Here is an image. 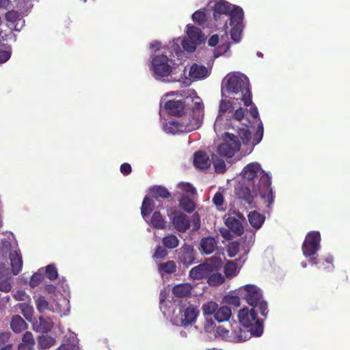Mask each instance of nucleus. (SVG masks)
<instances>
[{"instance_id": "obj_34", "label": "nucleus", "mask_w": 350, "mask_h": 350, "mask_svg": "<svg viewBox=\"0 0 350 350\" xmlns=\"http://www.w3.org/2000/svg\"><path fill=\"white\" fill-rule=\"evenodd\" d=\"M179 243L178 238L173 234H168L162 239V243L167 249H174L178 246Z\"/></svg>"}, {"instance_id": "obj_18", "label": "nucleus", "mask_w": 350, "mask_h": 350, "mask_svg": "<svg viewBox=\"0 0 350 350\" xmlns=\"http://www.w3.org/2000/svg\"><path fill=\"white\" fill-rule=\"evenodd\" d=\"M33 327L36 332L47 333L53 327V321L49 317L41 316L38 318V321L33 323Z\"/></svg>"}, {"instance_id": "obj_47", "label": "nucleus", "mask_w": 350, "mask_h": 350, "mask_svg": "<svg viewBox=\"0 0 350 350\" xmlns=\"http://www.w3.org/2000/svg\"><path fill=\"white\" fill-rule=\"evenodd\" d=\"M192 19L198 25H202L206 21V14L204 10H198L193 14Z\"/></svg>"}, {"instance_id": "obj_54", "label": "nucleus", "mask_w": 350, "mask_h": 350, "mask_svg": "<svg viewBox=\"0 0 350 350\" xmlns=\"http://www.w3.org/2000/svg\"><path fill=\"white\" fill-rule=\"evenodd\" d=\"M178 187L191 195H194L196 193V189L189 183H180L178 184Z\"/></svg>"}, {"instance_id": "obj_58", "label": "nucleus", "mask_w": 350, "mask_h": 350, "mask_svg": "<svg viewBox=\"0 0 350 350\" xmlns=\"http://www.w3.org/2000/svg\"><path fill=\"white\" fill-rule=\"evenodd\" d=\"M245 115V110L242 107H239L236 110L233 111V113H232L231 118H233L236 120H241Z\"/></svg>"}, {"instance_id": "obj_28", "label": "nucleus", "mask_w": 350, "mask_h": 350, "mask_svg": "<svg viewBox=\"0 0 350 350\" xmlns=\"http://www.w3.org/2000/svg\"><path fill=\"white\" fill-rule=\"evenodd\" d=\"M226 226L237 235H241L243 232V226L241 222L234 217H229L226 219Z\"/></svg>"}, {"instance_id": "obj_48", "label": "nucleus", "mask_w": 350, "mask_h": 350, "mask_svg": "<svg viewBox=\"0 0 350 350\" xmlns=\"http://www.w3.org/2000/svg\"><path fill=\"white\" fill-rule=\"evenodd\" d=\"M224 201V196L219 191L217 192L213 198V202L217 206V209L219 211H224L225 209L223 207Z\"/></svg>"}, {"instance_id": "obj_61", "label": "nucleus", "mask_w": 350, "mask_h": 350, "mask_svg": "<svg viewBox=\"0 0 350 350\" xmlns=\"http://www.w3.org/2000/svg\"><path fill=\"white\" fill-rule=\"evenodd\" d=\"M193 230H198L200 228V219L198 214H195L192 219Z\"/></svg>"}, {"instance_id": "obj_29", "label": "nucleus", "mask_w": 350, "mask_h": 350, "mask_svg": "<svg viewBox=\"0 0 350 350\" xmlns=\"http://www.w3.org/2000/svg\"><path fill=\"white\" fill-rule=\"evenodd\" d=\"M27 324L19 315H14L10 321V327L15 333H21L26 329Z\"/></svg>"}, {"instance_id": "obj_60", "label": "nucleus", "mask_w": 350, "mask_h": 350, "mask_svg": "<svg viewBox=\"0 0 350 350\" xmlns=\"http://www.w3.org/2000/svg\"><path fill=\"white\" fill-rule=\"evenodd\" d=\"M14 298L17 301H26L29 298L28 295L22 290L17 291L13 295Z\"/></svg>"}, {"instance_id": "obj_15", "label": "nucleus", "mask_w": 350, "mask_h": 350, "mask_svg": "<svg viewBox=\"0 0 350 350\" xmlns=\"http://www.w3.org/2000/svg\"><path fill=\"white\" fill-rule=\"evenodd\" d=\"M178 260L184 265L188 267L195 260V253L193 246L185 243L178 250Z\"/></svg>"}, {"instance_id": "obj_11", "label": "nucleus", "mask_w": 350, "mask_h": 350, "mask_svg": "<svg viewBox=\"0 0 350 350\" xmlns=\"http://www.w3.org/2000/svg\"><path fill=\"white\" fill-rule=\"evenodd\" d=\"M199 314L198 308L189 305L188 307H181L177 319V325L186 327L196 322V317Z\"/></svg>"}, {"instance_id": "obj_1", "label": "nucleus", "mask_w": 350, "mask_h": 350, "mask_svg": "<svg viewBox=\"0 0 350 350\" xmlns=\"http://www.w3.org/2000/svg\"><path fill=\"white\" fill-rule=\"evenodd\" d=\"M247 185H241L235 188V193L239 199L243 200L250 208L257 206L258 196L268 206L273 202L271 177L261 168L260 164L252 163L245 166L242 172Z\"/></svg>"}, {"instance_id": "obj_25", "label": "nucleus", "mask_w": 350, "mask_h": 350, "mask_svg": "<svg viewBox=\"0 0 350 350\" xmlns=\"http://www.w3.org/2000/svg\"><path fill=\"white\" fill-rule=\"evenodd\" d=\"M10 259L12 275H16L20 272L23 267L21 254L16 251L12 252L10 253Z\"/></svg>"}, {"instance_id": "obj_23", "label": "nucleus", "mask_w": 350, "mask_h": 350, "mask_svg": "<svg viewBox=\"0 0 350 350\" xmlns=\"http://www.w3.org/2000/svg\"><path fill=\"white\" fill-rule=\"evenodd\" d=\"M208 75V70L204 66L193 64L190 68L189 77L193 79H202Z\"/></svg>"}, {"instance_id": "obj_36", "label": "nucleus", "mask_w": 350, "mask_h": 350, "mask_svg": "<svg viewBox=\"0 0 350 350\" xmlns=\"http://www.w3.org/2000/svg\"><path fill=\"white\" fill-rule=\"evenodd\" d=\"M154 207V202L152 200H151L149 197H147V196L145 197L143 200L142 208H141V212H142V216L144 217L148 216L150 214V213L152 211Z\"/></svg>"}, {"instance_id": "obj_51", "label": "nucleus", "mask_w": 350, "mask_h": 350, "mask_svg": "<svg viewBox=\"0 0 350 350\" xmlns=\"http://www.w3.org/2000/svg\"><path fill=\"white\" fill-rule=\"evenodd\" d=\"M167 248L164 245H157L153 257L158 259H163L167 256Z\"/></svg>"}, {"instance_id": "obj_26", "label": "nucleus", "mask_w": 350, "mask_h": 350, "mask_svg": "<svg viewBox=\"0 0 350 350\" xmlns=\"http://www.w3.org/2000/svg\"><path fill=\"white\" fill-rule=\"evenodd\" d=\"M149 195L157 200L159 198L166 199L171 197V193L167 188L161 185H155L151 187Z\"/></svg>"}, {"instance_id": "obj_17", "label": "nucleus", "mask_w": 350, "mask_h": 350, "mask_svg": "<svg viewBox=\"0 0 350 350\" xmlns=\"http://www.w3.org/2000/svg\"><path fill=\"white\" fill-rule=\"evenodd\" d=\"M12 275L9 269L4 265H0V291L8 293L11 291L12 286L10 280Z\"/></svg>"}, {"instance_id": "obj_37", "label": "nucleus", "mask_w": 350, "mask_h": 350, "mask_svg": "<svg viewBox=\"0 0 350 350\" xmlns=\"http://www.w3.org/2000/svg\"><path fill=\"white\" fill-rule=\"evenodd\" d=\"M152 225L158 229H164L166 226V221L161 216L160 212L155 211L151 218Z\"/></svg>"}, {"instance_id": "obj_22", "label": "nucleus", "mask_w": 350, "mask_h": 350, "mask_svg": "<svg viewBox=\"0 0 350 350\" xmlns=\"http://www.w3.org/2000/svg\"><path fill=\"white\" fill-rule=\"evenodd\" d=\"M187 38L193 41L198 45L204 42L206 39L205 36L202 33L200 29L194 26L187 25Z\"/></svg>"}, {"instance_id": "obj_57", "label": "nucleus", "mask_w": 350, "mask_h": 350, "mask_svg": "<svg viewBox=\"0 0 350 350\" xmlns=\"http://www.w3.org/2000/svg\"><path fill=\"white\" fill-rule=\"evenodd\" d=\"M262 135H263V129H262V124L259 125L258 127V129L254 136V139H253V145H256L257 144H258L262 138Z\"/></svg>"}, {"instance_id": "obj_30", "label": "nucleus", "mask_w": 350, "mask_h": 350, "mask_svg": "<svg viewBox=\"0 0 350 350\" xmlns=\"http://www.w3.org/2000/svg\"><path fill=\"white\" fill-rule=\"evenodd\" d=\"M35 345L33 334L30 332H26L22 338V342L18 345V350H32Z\"/></svg>"}, {"instance_id": "obj_56", "label": "nucleus", "mask_w": 350, "mask_h": 350, "mask_svg": "<svg viewBox=\"0 0 350 350\" xmlns=\"http://www.w3.org/2000/svg\"><path fill=\"white\" fill-rule=\"evenodd\" d=\"M240 298H241L239 295L237 296H226L225 297V300L226 303L233 305L235 307H238L240 306Z\"/></svg>"}, {"instance_id": "obj_13", "label": "nucleus", "mask_w": 350, "mask_h": 350, "mask_svg": "<svg viewBox=\"0 0 350 350\" xmlns=\"http://www.w3.org/2000/svg\"><path fill=\"white\" fill-rule=\"evenodd\" d=\"M243 18V10H238L235 12V14L232 17L231 21H230V25L232 27L230 36L231 38L235 42H239L241 39L242 33V21Z\"/></svg>"}, {"instance_id": "obj_38", "label": "nucleus", "mask_w": 350, "mask_h": 350, "mask_svg": "<svg viewBox=\"0 0 350 350\" xmlns=\"http://www.w3.org/2000/svg\"><path fill=\"white\" fill-rule=\"evenodd\" d=\"M159 270L161 273L171 274L176 272V265L173 260H168L166 262L160 263Z\"/></svg>"}, {"instance_id": "obj_10", "label": "nucleus", "mask_w": 350, "mask_h": 350, "mask_svg": "<svg viewBox=\"0 0 350 350\" xmlns=\"http://www.w3.org/2000/svg\"><path fill=\"white\" fill-rule=\"evenodd\" d=\"M321 237L318 231H311L308 232V257H310L308 261L311 265H317V257L313 256L321 247Z\"/></svg>"}, {"instance_id": "obj_6", "label": "nucleus", "mask_w": 350, "mask_h": 350, "mask_svg": "<svg viewBox=\"0 0 350 350\" xmlns=\"http://www.w3.org/2000/svg\"><path fill=\"white\" fill-rule=\"evenodd\" d=\"M238 10H242L241 8L234 6L227 1L221 0L215 2L213 5V17L216 21L221 20L223 17H226L227 19L224 21V27L228 28V21H231L235 12Z\"/></svg>"}, {"instance_id": "obj_40", "label": "nucleus", "mask_w": 350, "mask_h": 350, "mask_svg": "<svg viewBox=\"0 0 350 350\" xmlns=\"http://www.w3.org/2000/svg\"><path fill=\"white\" fill-rule=\"evenodd\" d=\"M55 340L49 336H42L38 338V346L41 349H48L55 345Z\"/></svg>"}, {"instance_id": "obj_43", "label": "nucleus", "mask_w": 350, "mask_h": 350, "mask_svg": "<svg viewBox=\"0 0 350 350\" xmlns=\"http://www.w3.org/2000/svg\"><path fill=\"white\" fill-rule=\"evenodd\" d=\"M211 161L214 165L216 172L222 174L226 172V163L224 160L217 158L215 155H213Z\"/></svg>"}, {"instance_id": "obj_52", "label": "nucleus", "mask_w": 350, "mask_h": 350, "mask_svg": "<svg viewBox=\"0 0 350 350\" xmlns=\"http://www.w3.org/2000/svg\"><path fill=\"white\" fill-rule=\"evenodd\" d=\"M46 274L48 278L53 280L57 278V271L54 265H48L46 268Z\"/></svg>"}, {"instance_id": "obj_21", "label": "nucleus", "mask_w": 350, "mask_h": 350, "mask_svg": "<svg viewBox=\"0 0 350 350\" xmlns=\"http://www.w3.org/2000/svg\"><path fill=\"white\" fill-rule=\"evenodd\" d=\"M210 272L211 268L208 265L200 264L191 269L189 275L193 280H200L207 277Z\"/></svg>"}, {"instance_id": "obj_33", "label": "nucleus", "mask_w": 350, "mask_h": 350, "mask_svg": "<svg viewBox=\"0 0 350 350\" xmlns=\"http://www.w3.org/2000/svg\"><path fill=\"white\" fill-rule=\"evenodd\" d=\"M232 314L231 310L228 306H221L217 308L214 317L215 319L219 322L228 321Z\"/></svg>"}, {"instance_id": "obj_5", "label": "nucleus", "mask_w": 350, "mask_h": 350, "mask_svg": "<svg viewBox=\"0 0 350 350\" xmlns=\"http://www.w3.org/2000/svg\"><path fill=\"white\" fill-rule=\"evenodd\" d=\"M174 63L166 55H156L152 58V70L157 79L167 77L172 73Z\"/></svg>"}, {"instance_id": "obj_3", "label": "nucleus", "mask_w": 350, "mask_h": 350, "mask_svg": "<svg viewBox=\"0 0 350 350\" xmlns=\"http://www.w3.org/2000/svg\"><path fill=\"white\" fill-rule=\"evenodd\" d=\"M226 90L234 94L241 93V99L245 106L252 103V93L249 88V81L245 75H232L228 77L226 83Z\"/></svg>"}, {"instance_id": "obj_9", "label": "nucleus", "mask_w": 350, "mask_h": 350, "mask_svg": "<svg viewBox=\"0 0 350 350\" xmlns=\"http://www.w3.org/2000/svg\"><path fill=\"white\" fill-rule=\"evenodd\" d=\"M198 121H189L185 118L179 121H170L166 124L165 129L167 133L174 135L178 133H189L198 129Z\"/></svg>"}, {"instance_id": "obj_49", "label": "nucleus", "mask_w": 350, "mask_h": 350, "mask_svg": "<svg viewBox=\"0 0 350 350\" xmlns=\"http://www.w3.org/2000/svg\"><path fill=\"white\" fill-rule=\"evenodd\" d=\"M182 45L185 51L192 53L195 51L198 44L188 38H185L182 42Z\"/></svg>"}, {"instance_id": "obj_45", "label": "nucleus", "mask_w": 350, "mask_h": 350, "mask_svg": "<svg viewBox=\"0 0 350 350\" xmlns=\"http://www.w3.org/2000/svg\"><path fill=\"white\" fill-rule=\"evenodd\" d=\"M240 250V243L238 241H232L228 243L227 252L230 257L235 256Z\"/></svg>"}, {"instance_id": "obj_2", "label": "nucleus", "mask_w": 350, "mask_h": 350, "mask_svg": "<svg viewBox=\"0 0 350 350\" xmlns=\"http://www.w3.org/2000/svg\"><path fill=\"white\" fill-rule=\"evenodd\" d=\"M237 295L250 306L258 308L262 316L267 317V303L262 299V291L258 287L252 284L245 285L237 290Z\"/></svg>"}, {"instance_id": "obj_53", "label": "nucleus", "mask_w": 350, "mask_h": 350, "mask_svg": "<svg viewBox=\"0 0 350 350\" xmlns=\"http://www.w3.org/2000/svg\"><path fill=\"white\" fill-rule=\"evenodd\" d=\"M237 269L236 264L232 261H229L225 266V273L227 276L234 275Z\"/></svg>"}, {"instance_id": "obj_46", "label": "nucleus", "mask_w": 350, "mask_h": 350, "mask_svg": "<svg viewBox=\"0 0 350 350\" xmlns=\"http://www.w3.org/2000/svg\"><path fill=\"white\" fill-rule=\"evenodd\" d=\"M57 350H79L78 343L74 339L72 341L67 340L62 344Z\"/></svg>"}, {"instance_id": "obj_41", "label": "nucleus", "mask_w": 350, "mask_h": 350, "mask_svg": "<svg viewBox=\"0 0 350 350\" xmlns=\"http://www.w3.org/2000/svg\"><path fill=\"white\" fill-rule=\"evenodd\" d=\"M10 336V332H5L0 333V347H1L0 350H12V344L5 345L9 341Z\"/></svg>"}, {"instance_id": "obj_20", "label": "nucleus", "mask_w": 350, "mask_h": 350, "mask_svg": "<svg viewBox=\"0 0 350 350\" xmlns=\"http://www.w3.org/2000/svg\"><path fill=\"white\" fill-rule=\"evenodd\" d=\"M212 163L208 154L203 151H198L194 154L193 164L197 168L202 170L208 168Z\"/></svg>"}, {"instance_id": "obj_31", "label": "nucleus", "mask_w": 350, "mask_h": 350, "mask_svg": "<svg viewBox=\"0 0 350 350\" xmlns=\"http://www.w3.org/2000/svg\"><path fill=\"white\" fill-rule=\"evenodd\" d=\"M247 217L251 226L256 229H259L265 221L264 215L256 211H251Z\"/></svg>"}, {"instance_id": "obj_12", "label": "nucleus", "mask_w": 350, "mask_h": 350, "mask_svg": "<svg viewBox=\"0 0 350 350\" xmlns=\"http://www.w3.org/2000/svg\"><path fill=\"white\" fill-rule=\"evenodd\" d=\"M168 215L174 228L180 232H185L191 226L189 217L180 211H171Z\"/></svg>"}, {"instance_id": "obj_59", "label": "nucleus", "mask_w": 350, "mask_h": 350, "mask_svg": "<svg viewBox=\"0 0 350 350\" xmlns=\"http://www.w3.org/2000/svg\"><path fill=\"white\" fill-rule=\"evenodd\" d=\"M42 276L40 273H34L29 281V286L31 288L37 286L41 282Z\"/></svg>"}, {"instance_id": "obj_55", "label": "nucleus", "mask_w": 350, "mask_h": 350, "mask_svg": "<svg viewBox=\"0 0 350 350\" xmlns=\"http://www.w3.org/2000/svg\"><path fill=\"white\" fill-rule=\"evenodd\" d=\"M20 18V14L15 10L8 11L5 14V18L8 21L14 23Z\"/></svg>"}, {"instance_id": "obj_50", "label": "nucleus", "mask_w": 350, "mask_h": 350, "mask_svg": "<svg viewBox=\"0 0 350 350\" xmlns=\"http://www.w3.org/2000/svg\"><path fill=\"white\" fill-rule=\"evenodd\" d=\"M239 136L243 144H247L251 139V133L248 129L242 128L239 130Z\"/></svg>"}, {"instance_id": "obj_42", "label": "nucleus", "mask_w": 350, "mask_h": 350, "mask_svg": "<svg viewBox=\"0 0 350 350\" xmlns=\"http://www.w3.org/2000/svg\"><path fill=\"white\" fill-rule=\"evenodd\" d=\"M218 308V305L215 301H208L202 306L203 314L204 315L215 314Z\"/></svg>"}, {"instance_id": "obj_4", "label": "nucleus", "mask_w": 350, "mask_h": 350, "mask_svg": "<svg viewBox=\"0 0 350 350\" xmlns=\"http://www.w3.org/2000/svg\"><path fill=\"white\" fill-rule=\"evenodd\" d=\"M238 317L239 324L250 331L253 336H260L262 335L263 332L262 322L257 319L254 309L249 310L244 308L239 310Z\"/></svg>"}, {"instance_id": "obj_24", "label": "nucleus", "mask_w": 350, "mask_h": 350, "mask_svg": "<svg viewBox=\"0 0 350 350\" xmlns=\"http://www.w3.org/2000/svg\"><path fill=\"white\" fill-rule=\"evenodd\" d=\"M200 248L204 254H210L217 248V241L211 237L203 238L200 241Z\"/></svg>"}, {"instance_id": "obj_16", "label": "nucleus", "mask_w": 350, "mask_h": 350, "mask_svg": "<svg viewBox=\"0 0 350 350\" xmlns=\"http://www.w3.org/2000/svg\"><path fill=\"white\" fill-rule=\"evenodd\" d=\"M164 108L171 116H182L185 114V105L183 100H168L165 103Z\"/></svg>"}, {"instance_id": "obj_7", "label": "nucleus", "mask_w": 350, "mask_h": 350, "mask_svg": "<svg viewBox=\"0 0 350 350\" xmlns=\"http://www.w3.org/2000/svg\"><path fill=\"white\" fill-rule=\"evenodd\" d=\"M239 148V137L234 135L226 133L223 137V142L217 147V152L220 156L231 158Z\"/></svg>"}, {"instance_id": "obj_8", "label": "nucleus", "mask_w": 350, "mask_h": 350, "mask_svg": "<svg viewBox=\"0 0 350 350\" xmlns=\"http://www.w3.org/2000/svg\"><path fill=\"white\" fill-rule=\"evenodd\" d=\"M238 323H234L230 325V328L223 326H217L215 328L216 333L219 336L234 342H243L250 339V334L243 332V334L237 335Z\"/></svg>"}, {"instance_id": "obj_14", "label": "nucleus", "mask_w": 350, "mask_h": 350, "mask_svg": "<svg viewBox=\"0 0 350 350\" xmlns=\"http://www.w3.org/2000/svg\"><path fill=\"white\" fill-rule=\"evenodd\" d=\"M34 301L36 309L40 314H44L47 311L54 313H59L61 312L57 304L49 302L45 297L41 295L34 296Z\"/></svg>"}, {"instance_id": "obj_44", "label": "nucleus", "mask_w": 350, "mask_h": 350, "mask_svg": "<svg viewBox=\"0 0 350 350\" xmlns=\"http://www.w3.org/2000/svg\"><path fill=\"white\" fill-rule=\"evenodd\" d=\"M224 277L219 273H213L208 278V283L211 286H217L224 282Z\"/></svg>"}, {"instance_id": "obj_19", "label": "nucleus", "mask_w": 350, "mask_h": 350, "mask_svg": "<svg viewBox=\"0 0 350 350\" xmlns=\"http://www.w3.org/2000/svg\"><path fill=\"white\" fill-rule=\"evenodd\" d=\"M234 109V107L230 100L222 98L219 103V109L216 122L221 120L223 116H226L227 120L231 119L230 115L233 113Z\"/></svg>"}, {"instance_id": "obj_32", "label": "nucleus", "mask_w": 350, "mask_h": 350, "mask_svg": "<svg viewBox=\"0 0 350 350\" xmlns=\"http://www.w3.org/2000/svg\"><path fill=\"white\" fill-rule=\"evenodd\" d=\"M203 108L204 106L202 103H196L192 111L193 116L191 119L188 118L189 121H197V120H198V129L200 126L204 117Z\"/></svg>"}, {"instance_id": "obj_39", "label": "nucleus", "mask_w": 350, "mask_h": 350, "mask_svg": "<svg viewBox=\"0 0 350 350\" xmlns=\"http://www.w3.org/2000/svg\"><path fill=\"white\" fill-rule=\"evenodd\" d=\"M18 308L21 310V313L27 321H31L33 317L34 309L32 306L29 305L26 303L19 304L18 305Z\"/></svg>"}, {"instance_id": "obj_27", "label": "nucleus", "mask_w": 350, "mask_h": 350, "mask_svg": "<svg viewBox=\"0 0 350 350\" xmlns=\"http://www.w3.org/2000/svg\"><path fill=\"white\" fill-rule=\"evenodd\" d=\"M192 286L187 283L180 284L174 286L172 293L178 298L187 297L190 295Z\"/></svg>"}, {"instance_id": "obj_64", "label": "nucleus", "mask_w": 350, "mask_h": 350, "mask_svg": "<svg viewBox=\"0 0 350 350\" xmlns=\"http://www.w3.org/2000/svg\"><path fill=\"white\" fill-rule=\"evenodd\" d=\"M220 233H221V236L226 240H230L232 238V235L229 229L221 228Z\"/></svg>"}, {"instance_id": "obj_35", "label": "nucleus", "mask_w": 350, "mask_h": 350, "mask_svg": "<svg viewBox=\"0 0 350 350\" xmlns=\"http://www.w3.org/2000/svg\"><path fill=\"white\" fill-rule=\"evenodd\" d=\"M180 208L187 213H191L196 209V204L193 201L187 196H182L179 200Z\"/></svg>"}, {"instance_id": "obj_63", "label": "nucleus", "mask_w": 350, "mask_h": 350, "mask_svg": "<svg viewBox=\"0 0 350 350\" xmlns=\"http://www.w3.org/2000/svg\"><path fill=\"white\" fill-rule=\"evenodd\" d=\"M10 53L7 51L0 50V63H4L10 57Z\"/></svg>"}, {"instance_id": "obj_62", "label": "nucleus", "mask_w": 350, "mask_h": 350, "mask_svg": "<svg viewBox=\"0 0 350 350\" xmlns=\"http://www.w3.org/2000/svg\"><path fill=\"white\" fill-rule=\"evenodd\" d=\"M131 166L127 163H124L120 166V171L124 175H128L131 172Z\"/></svg>"}]
</instances>
